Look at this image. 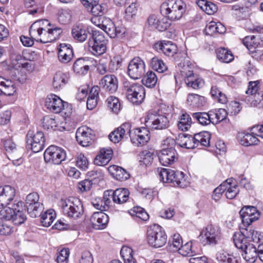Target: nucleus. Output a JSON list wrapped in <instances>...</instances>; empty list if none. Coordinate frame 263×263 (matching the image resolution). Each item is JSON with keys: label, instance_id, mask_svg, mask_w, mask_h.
<instances>
[{"label": "nucleus", "instance_id": "1", "mask_svg": "<svg viewBox=\"0 0 263 263\" xmlns=\"http://www.w3.org/2000/svg\"><path fill=\"white\" fill-rule=\"evenodd\" d=\"M185 8L186 5L182 0H166L160 6V12L170 20H178L185 11Z\"/></svg>", "mask_w": 263, "mask_h": 263}, {"label": "nucleus", "instance_id": "2", "mask_svg": "<svg viewBox=\"0 0 263 263\" xmlns=\"http://www.w3.org/2000/svg\"><path fill=\"white\" fill-rule=\"evenodd\" d=\"M233 240L235 246L241 249L243 253L242 256L246 261H252L256 256L255 245L251 244L249 239L247 238L243 229L233 235Z\"/></svg>", "mask_w": 263, "mask_h": 263}, {"label": "nucleus", "instance_id": "3", "mask_svg": "<svg viewBox=\"0 0 263 263\" xmlns=\"http://www.w3.org/2000/svg\"><path fill=\"white\" fill-rule=\"evenodd\" d=\"M91 39L89 38L88 42L89 49L91 53L95 56L104 54L106 51L108 42L104 33L100 31H93Z\"/></svg>", "mask_w": 263, "mask_h": 263}, {"label": "nucleus", "instance_id": "4", "mask_svg": "<svg viewBox=\"0 0 263 263\" xmlns=\"http://www.w3.org/2000/svg\"><path fill=\"white\" fill-rule=\"evenodd\" d=\"M145 124L148 128L162 130L168 127L170 122L165 115L151 110L147 112L145 118Z\"/></svg>", "mask_w": 263, "mask_h": 263}, {"label": "nucleus", "instance_id": "5", "mask_svg": "<svg viewBox=\"0 0 263 263\" xmlns=\"http://www.w3.org/2000/svg\"><path fill=\"white\" fill-rule=\"evenodd\" d=\"M61 205L64 215L77 219L82 216L83 208L80 200L77 198H69L61 201Z\"/></svg>", "mask_w": 263, "mask_h": 263}, {"label": "nucleus", "instance_id": "6", "mask_svg": "<svg viewBox=\"0 0 263 263\" xmlns=\"http://www.w3.org/2000/svg\"><path fill=\"white\" fill-rule=\"evenodd\" d=\"M147 239L151 246L158 248L163 247L166 243L167 236L161 227L154 224L147 230Z\"/></svg>", "mask_w": 263, "mask_h": 263}, {"label": "nucleus", "instance_id": "7", "mask_svg": "<svg viewBox=\"0 0 263 263\" xmlns=\"http://www.w3.org/2000/svg\"><path fill=\"white\" fill-rule=\"evenodd\" d=\"M23 205V202H18L13 205V208L7 207L4 211L2 210L1 213L4 214L5 219L12 220L15 225H20L26 219Z\"/></svg>", "mask_w": 263, "mask_h": 263}, {"label": "nucleus", "instance_id": "8", "mask_svg": "<svg viewBox=\"0 0 263 263\" xmlns=\"http://www.w3.org/2000/svg\"><path fill=\"white\" fill-rule=\"evenodd\" d=\"M62 33V29L61 28L52 26L50 29L30 32L29 34L31 37L37 42L45 44L52 42L59 39Z\"/></svg>", "mask_w": 263, "mask_h": 263}, {"label": "nucleus", "instance_id": "9", "mask_svg": "<svg viewBox=\"0 0 263 263\" xmlns=\"http://www.w3.org/2000/svg\"><path fill=\"white\" fill-rule=\"evenodd\" d=\"M124 91L127 100L133 104H139L145 98V89L144 87L138 83L130 84H125Z\"/></svg>", "mask_w": 263, "mask_h": 263}, {"label": "nucleus", "instance_id": "10", "mask_svg": "<svg viewBox=\"0 0 263 263\" xmlns=\"http://www.w3.org/2000/svg\"><path fill=\"white\" fill-rule=\"evenodd\" d=\"M45 138L42 132L37 131L34 134L29 130L26 135L27 148L31 149L34 153H38L44 148Z\"/></svg>", "mask_w": 263, "mask_h": 263}, {"label": "nucleus", "instance_id": "11", "mask_svg": "<svg viewBox=\"0 0 263 263\" xmlns=\"http://www.w3.org/2000/svg\"><path fill=\"white\" fill-rule=\"evenodd\" d=\"M45 161L47 163L60 164L66 157L65 150L60 147L51 145L44 152Z\"/></svg>", "mask_w": 263, "mask_h": 263}, {"label": "nucleus", "instance_id": "12", "mask_svg": "<svg viewBox=\"0 0 263 263\" xmlns=\"http://www.w3.org/2000/svg\"><path fill=\"white\" fill-rule=\"evenodd\" d=\"M180 73L187 86L194 89H199L203 86L204 81L202 79L195 77L193 66L184 65L180 70Z\"/></svg>", "mask_w": 263, "mask_h": 263}, {"label": "nucleus", "instance_id": "13", "mask_svg": "<svg viewBox=\"0 0 263 263\" xmlns=\"http://www.w3.org/2000/svg\"><path fill=\"white\" fill-rule=\"evenodd\" d=\"M252 133L241 134L239 137L240 138V142L245 146H250L257 144L259 140L257 137L263 139V125H257L252 129Z\"/></svg>", "mask_w": 263, "mask_h": 263}, {"label": "nucleus", "instance_id": "14", "mask_svg": "<svg viewBox=\"0 0 263 263\" xmlns=\"http://www.w3.org/2000/svg\"><path fill=\"white\" fill-rule=\"evenodd\" d=\"M204 239L202 243L204 245H215L220 238V230L218 226L210 224L203 230L200 235Z\"/></svg>", "mask_w": 263, "mask_h": 263}, {"label": "nucleus", "instance_id": "15", "mask_svg": "<svg viewBox=\"0 0 263 263\" xmlns=\"http://www.w3.org/2000/svg\"><path fill=\"white\" fill-rule=\"evenodd\" d=\"M39 200V195L36 192L30 193L26 198L27 211L32 217H36L43 210V204Z\"/></svg>", "mask_w": 263, "mask_h": 263}, {"label": "nucleus", "instance_id": "16", "mask_svg": "<svg viewBox=\"0 0 263 263\" xmlns=\"http://www.w3.org/2000/svg\"><path fill=\"white\" fill-rule=\"evenodd\" d=\"M145 72V63L141 58L136 57L130 61L128 66L127 73L132 79H138Z\"/></svg>", "mask_w": 263, "mask_h": 263}, {"label": "nucleus", "instance_id": "17", "mask_svg": "<svg viewBox=\"0 0 263 263\" xmlns=\"http://www.w3.org/2000/svg\"><path fill=\"white\" fill-rule=\"evenodd\" d=\"M129 137L131 142L136 146H143L150 139L149 132L145 127L130 129Z\"/></svg>", "mask_w": 263, "mask_h": 263}, {"label": "nucleus", "instance_id": "18", "mask_svg": "<svg viewBox=\"0 0 263 263\" xmlns=\"http://www.w3.org/2000/svg\"><path fill=\"white\" fill-rule=\"evenodd\" d=\"M95 136V132L87 126H82L77 129L76 138L78 143L82 146H87L91 143Z\"/></svg>", "mask_w": 263, "mask_h": 263}, {"label": "nucleus", "instance_id": "19", "mask_svg": "<svg viewBox=\"0 0 263 263\" xmlns=\"http://www.w3.org/2000/svg\"><path fill=\"white\" fill-rule=\"evenodd\" d=\"M45 105L50 111L58 114L65 110L68 104L64 102L60 97L55 95L48 96L45 102Z\"/></svg>", "mask_w": 263, "mask_h": 263}, {"label": "nucleus", "instance_id": "20", "mask_svg": "<svg viewBox=\"0 0 263 263\" xmlns=\"http://www.w3.org/2000/svg\"><path fill=\"white\" fill-rule=\"evenodd\" d=\"M239 214L245 226H250L259 217V212L255 207L253 206L243 207L239 211Z\"/></svg>", "mask_w": 263, "mask_h": 263}, {"label": "nucleus", "instance_id": "21", "mask_svg": "<svg viewBox=\"0 0 263 263\" xmlns=\"http://www.w3.org/2000/svg\"><path fill=\"white\" fill-rule=\"evenodd\" d=\"M15 195V190L11 186H0V208L5 207L6 209Z\"/></svg>", "mask_w": 263, "mask_h": 263}, {"label": "nucleus", "instance_id": "22", "mask_svg": "<svg viewBox=\"0 0 263 263\" xmlns=\"http://www.w3.org/2000/svg\"><path fill=\"white\" fill-rule=\"evenodd\" d=\"M177 156L176 151L173 147L163 148L158 154L159 161L164 166L173 163L177 159Z\"/></svg>", "mask_w": 263, "mask_h": 263}, {"label": "nucleus", "instance_id": "23", "mask_svg": "<svg viewBox=\"0 0 263 263\" xmlns=\"http://www.w3.org/2000/svg\"><path fill=\"white\" fill-rule=\"evenodd\" d=\"M154 48L158 51H162L165 55L173 57L178 50L176 44L171 41H163L154 45Z\"/></svg>", "mask_w": 263, "mask_h": 263}, {"label": "nucleus", "instance_id": "24", "mask_svg": "<svg viewBox=\"0 0 263 263\" xmlns=\"http://www.w3.org/2000/svg\"><path fill=\"white\" fill-rule=\"evenodd\" d=\"M108 216L103 212H95L90 218V222L95 229L102 230L108 222Z\"/></svg>", "mask_w": 263, "mask_h": 263}, {"label": "nucleus", "instance_id": "25", "mask_svg": "<svg viewBox=\"0 0 263 263\" xmlns=\"http://www.w3.org/2000/svg\"><path fill=\"white\" fill-rule=\"evenodd\" d=\"M16 90L15 85L12 81L0 77V96H11Z\"/></svg>", "mask_w": 263, "mask_h": 263}, {"label": "nucleus", "instance_id": "26", "mask_svg": "<svg viewBox=\"0 0 263 263\" xmlns=\"http://www.w3.org/2000/svg\"><path fill=\"white\" fill-rule=\"evenodd\" d=\"M130 128V125L128 123L122 124L109 135V139L115 143H118L123 138L126 133L129 134Z\"/></svg>", "mask_w": 263, "mask_h": 263}, {"label": "nucleus", "instance_id": "27", "mask_svg": "<svg viewBox=\"0 0 263 263\" xmlns=\"http://www.w3.org/2000/svg\"><path fill=\"white\" fill-rule=\"evenodd\" d=\"M100 84L105 90L113 93L118 88V79L114 75H106L101 79Z\"/></svg>", "mask_w": 263, "mask_h": 263}, {"label": "nucleus", "instance_id": "28", "mask_svg": "<svg viewBox=\"0 0 263 263\" xmlns=\"http://www.w3.org/2000/svg\"><path fill=\"white\" fill-rule=\"evenodd\" d=\"M245 234L247 238L249 239L251 244H255L257 247L258 245L261 243L263 241V233L255 230L252 227L247 226V227L243 229Z\"/></svg>", "mask_w": 263, "mask_h": 263}, {"label": "nucleus", "instance_id": "29", "mask_svg": "<svg viewBox=\"0 0 263 263\" xmlns=\"http://www.w3.org/2000/svg\"><path fill=\"white\" fill-rule=\"evenodd\" d=\"M73 55V50L70 45L61 44L60 45L58 58L61 62L64 63L69 62L72 59Z\"/></svg>", "mask_w": 263, "mask_h": 263}, {"label": "nucleus", "instance_id": "30", "mask_svg": "<svg viewBox=\"0 0 263 263\" xmlns=\"http://www.w3.org/2000/svg\"><path fill=\"white\" fill-rule=\"evenodd\" d=\"M84 6L90 8L92 14L95 16H102L105 10V7L99 4V0H81Z\"/></svg>", "mask_w": 263, "mask_h": 263}, {"label": "nucleus", "instance_id": "31", "mask_svg": "<svg viewBox=\"0 0 263 263\" xmlns=\"http://www.w3.org/2000/svg\"><path fill=\"white\" fill-rule=\"evenodd\" d=\"M112 155V151L110 148L102 149L100 154L96 156L95 163L99 166H104L108 163Z\"/></svg>", "mask_w": 263, "mask_h": 263}, {"label": "nucleus", "instance_id": "32", "mask_svg": "<svg viewBox=\"0 0 263 263\" xmlns=\"http://www.w3.org/2000/svg\"><path fill=\"white\" fill-rule=\"evenodd\" d=\"M71 34L75 40L82 42L85 41L88 38V34H90L82 25H76L72 27Z\"/></svg>", "mask_w": 263, "mask_h": 263}, {"label": "nucleus", "instance_id": "33", "mask_svg": "<svg viewBox=\"0 0 263 263\" xmlns=\"http://www.w3.org/2000/svg\"><path fill=\"white\" fill-rule=\"evenodd\" d=\"M102 24L98 25L100 28L105 32L110 37L114 38L116 37V26L112 21L105 17H102Z\"/></svg>", "mask_w": 263, "mask_h": 263}, {"label": "nucleus", "instance_id": "34", "mask_svg": "<svg viewBox=\"0 0 263 263\" xmlns=\"http://www.w3.org/2000/svg\"><path fill=\"white\" fill-rule=\"evenodd\" d=\"M109 171L116 180L120 181L126 180L129 177V174L124 169L117 165L110 166Z\"/></svg>", "mask_w": 263, "mask_h": 263}, {"label": "nucleus", "instance_id": "35", "mask_svg": "<svg viewBox=\"0 0 263 263\" xmlns=\"http://www.w3.org/2000/svg\"><path fill=\"white\" fill-rule=\"evenodd\" d=\"M114 203L122 204L127 201L129 198V192L125 188H119L113 191Z\"/></svg>", "mask_w": 263, "mask_h": 263}, {"label": "nucleus", "instance_id": "36", "mask_svg": "<svg viewBox=\"0 0 263 263\" xmlns=\"http://www.w3.org/2000/svg\"><path fill=\"white\" fill-rule=\"evenodd\" d=\"M69 76L68 73L58 71L53 77V86L57 89L64 86L68 81Z\"/></svg>", "mask_w": 263, "mask_h": 263}, {"label": "nucleus", "instance_id": "37", "mask_svg": "<svg viewBox=\"0 0 263 263\" xmlns=\"http://www.w3.org/2000/svg\"><path fill=\"white\" fill-rule=\"evenodd\" d=\"M187 102L192 107H200L204 106L206 103L204 97L197 94L191 93L187 96Z\"/></svg>", "mask_w": 263, "mask_h": 263}, {"label": "nucleus", "instance_id": "38", "mask_svg": "<svg viewBox=\"0 0 263 263\" xmlns=\"http://www.w3.org/2000/svg\"><path fill=\"white\" fill-rule=\"evenodd\" d=\"M232 179H228L225 181V182H228V184L225 186L227 187L225 195L228 199H230L234 198L239 192L237 185L234 183Z\"/></svg>", "mask_w": 263, "mask_h": 263}, {"label": "nucleus", "instance_id": "39", "mask_svg": "<svg viewBox=\"0 0 263 263\" xmlns=\"http://www.w3.org/2000/svg\"><path fill=\"white\" fill-rule=\"evenodd\" d=\"M216 260L218 263H237V259L226 251L221 250L216 254Z\"/></svg>", "mask_w": 263, "mask_h": 263}, {"label": "nucleus", "instance_id": "40", "mask_svg": "<svg viewBox=\"0 0 263 263\" xmlns=\"http://www.w3.org/2000/svg\"><path fill=\"white\" fill-rule=\"evenodd\" d=\"M73 69L75 72L79 74H85L89 69L87 61L83 58L78 59L74 62Z\"/></svg>", "mask_w": 263, "mask_h": 263}, {"label": "nucleus", "instance_id": "41", "mask_svg": "<svg viewBox=\"0 0 263 263\" xmlns=\"http://www.w3.org/2000/svg\"><path fill=\"white\" fill-rule=\"evenodd\" d=\"M210 115L211 116L212 124H215L226 119L228 113L226 109L219 108L213 111H210Z\"/></svg>", "mask_w": 263, "mask_h": 263}, {"label": "nucleus", "instance_id": "42", "mask_svg": "<svg viewBox=\"0 0 263 263\" xmlns=\"http://www.w3.org/2000/svg\"><path fill=\"white\" fill-rule=\"evenodd\" d=\"M193 118L196 119L199 124L202 125H207L210 123H212L211 116L210 115V111L198 112L193 113Z\"/></svg>", "mask_w": 263, "mask_h": 263}, {"label": "nucleus", "instance_id": "43", "mask_svg": "<svg viewBox=\"0 0 263 263\" xmlns=\"http://www.w3.org/2000/svg\"><path fill=\"white\" fill-rule=\"evenodd\" d=\"M192 119L187 114H183L180 116L177 126L178 128L182 131L188 130L191 126Z\"/></svg>", "mask_w": 263, "mask_h": 263}, {"label": "nucleus", "instance_id": "44", "mask_svg": "<svg viewBox=\"0 0 263 263\" xmlns=\"http://www.w3.org/2000/svg\"><path fill=\"white\" fill-rule=\"evenodd\" d=\"M54 25L51 24L47 20H41L34 22L31 26L29 32L52 28Z\"/></svg>", "mask_w": 263, "mask_h": 263}, {"label": "nucleus", "instance_id": "45", "mask_svg": "<svg viewBox=\"0 0 263 263\" xmlns=\"http://www.w3.org/2000/svg\"><path fill=\"white\" fill-rule=\"evenodd\" d=\"M216 53L217 58L221 62L229 63L234 59L233 55L231 52L224 48L218 49Z\"/></svg>", "mask_w": 263, "mask_h": 263}, {"label": "nucleus", "instance_id": "46", "mask_svg": "<svg viewBox=\"0 0 263 263\" xmlns=\"http://www.w3.org/2000/svg\"><path fill=\"white\" fill-rule=\"evenodd\" d=\"M178 140L179 145L182 147L188 149L195 148V143L194 142L193 137L191 135H180Z\"/></svg>", "mask_w": 263, "mask_h": 263}, {"label": "nucleus", "instance_id": "47", "mask_svg": "<svg viewBox=\"0 0 263 263\" xmlns=\"http://www.w3.org/2000/svg\"><path fill=\"white\" fill-rule=\"evenodd\" d=\"M157 80L156 73L152 71H148L143 78L142 82L146 87L152 88L156 85Z\"/></svg>", "mask_w": 263, "mask_h": 263}, {"label": "nucleus", "instance_id": "48", "mask_svg": "<svg viewBox=\"0 0 263 263\" xmlns=\"http://www.w3.org/2000/svg\"><path fill=\"white\" fill-rule=\"evenodd\" d=\"M106 103L107 107L115 114H118L121 108V104L118 98L114 96L109 97Z\"/></svg>", "mask_w": 263, "mask_h": 263}, {"label": "nucleus", "instance_id": "49", "mask_svg": "<svg viewBox=\"0 0 263 263\" xmlns=\"http://www.w3.org/2000/svg\"><path fill=\"white\" fill-rule=\"evenodd\" d=\"M55 217L53 210H49L41 215V222L44 227H48L52 223Z\"/></svg>", "mask_w": 263, "mask_h": 263}, {"label": "nucleus", "instance_id": "50", "mask_svg": "<svg viewBox=\"0 0 263 263\" xmlns=\"http://www.w3.org/2000/svg\"><path fill=\"white\" fill-rule=\"evenodd\" d=\"M151 66L154 70L160 73L164 72L167 69L163 61L156 57L152 59Z\"/></svg>", "mask_w": 263, "mask_h": 263}, {"label": "nucleus", "instance_id": "51", "mask_svg": "<svg viewBox=\"0 0 263 263\" xmlns=\"http://www.w3.org/2000/svg\"><path fill=\"white\" fill-rule=\"evenodd\" d=\"M258 83L257 81L250 82L248 85V89L246 91V93L247 95H250L246 97L245 101L249 105L251 100V97L257 95L256 92L258 89Z\"/></svg>", "mask_w": 263, "mask_h": 263}, {"label": "nucleus", "instance_id": "52", "mask_svg": "<svg viewBox=\"0 0 263 263\" xmlns=\"http://www.w3.org/2000/svg\"><path fill=\"white\" fill-rule=\"evenodd\" d=\"M192 248V243L191 242H187L184 245H181L178 250L179 253L182 256H190L191 257L197 256Z\"/></svg>", "mask_w": 263, "mask_h": 263}, {"label": "nucleus", "instance_id": "53", "mask_svg": "<svg viewBox=\"0 0 263 263\" xmlns=\"http://www.w3.org/2000/svg\"><path fill=\"white\" fill-rule=\"evenodd\" d=\"M211 94L218 102L224 104L227 102L226 96L216 86H212L211 89Z\"/></svg>", "mask_w": 263, "mask_h": 263}, {"label": "nucleus", "instance_id": "54", "mask_svg": "<svg viewBox=\"0 0 263 263\" xmlns=\"http://www.w3.org/2000/svg\"><path fill=\"white\" fill-rule=\"evenodd\" d=\"M122 62L123 59L120 55L114 56L111 59L108 64V70L110 72H114L117 70L121 66Z\"/></svg>", "mask_w": 263, "mask_h": 263}, {"label": "nucleus", "instance_id": "55", "mask_svg": "<svg viewBox=\"0 0 263 263\" xmlns=\"http://www.w3.org/2000/svg\"><path fill=\"white\" fill-rule=\"evenodd\" d=\"M189 184V181L186 179L185 174L182 172L177 171L174 185L184 188L188 186Z\"/></svg>", "mask_w": 263, "mask_h": 263}, {"label": "nucleus", "instance_id": "56", "mask_svg": "<svg viewBox=\"0 0 263 263\" xmlns=\"http://www.w3.org/2000/svg\"><path fill=\"white\" fill-rule=\"evenodd\" d=\"M252 101L249 102L251 107L263 108V91H261L251 97Z\"/></svg>", "mask_w": 263, "mask_h": 263}, {"label": "nucleus", "instance_id": "57", "mask_svg": "<svg viewBox=\"0 0 263 263\" xmlns=\"http://www.w3.org/2000/svg\"><path fill=\"white\" fill-rule=\"evenodd\" d=\"M130 213L131 215L136 216L137 217L144 221H146L149 219V215L144 209L141 207H134Z\"/></svg>", "mask_w": 263, "mask_h": 263}, {"label": "nucleus", "instance_id": "58", "mask_svg": "<svg viewBox=\"0 0 263 263\" xmlns=\"http://www.w3.org/2000/svg\"><path fill=\"white\" fill-rule=\"evenodd\" d=\"M138 11V5L136 3L132 2L125 10V17L126 20H130L135 16Z\"/></svg>", "mask_w": 263, "mask_h": 263}, {"label": "nucleus", "instance_id": "59", "mask_svg": "<svg viewBox=\"0 0 263 263\" xmlns=\"http://www.w3.org/2000/svg\"><path fill=\"white\" fill-rule=\"evenodd\" d=\"M71 18V14L69 10H62L59 12V22L62 24H68Z\"/></svg>", "mask_w": 263, "mask_h": 263}, {"label": "nucleus", "instance_id": "60", "mask_svg": "<svg viewBox=\"0 0 263 263\" xmlns=\"http://www.w3.org/2000/svg\"><path fill=\"white\" fill-rule=\"evenodd\" d=\"M69 256L68 249H63L58 253L56 260L58 263H67Z\"/></svg>", "mask_w": 263, "mask_h": 263}, {"label": "nucleus", "instance_id": "61", "mask_svg": "<svg viewBox=\"0 0 263 263\" xmlns=\"http://www.w3.org/2000/svg\"><path fill=\"white\" fill-rule=\"evenodd\" d=\"M114 197L112 190L106 191L104 192L103 202L104 204L105 208L106 210L109 208V206L111 203V201L114 202Z\"/></svg>", "mask_w": 263, "mask_h": 263}, {"label": "nucleus", "instance_id": "62", "mask_svg": "<svg viewBox=\"0 0 263 263\" xmlns=\"http://www.w3.org/2000/svg\"><path fill=\"white\" fill-rule=\"evenodd\" d=\"M77 166L80 169L85 171L88 168V161L87 158L82 154L77 157Z\"/></svg>", "mask_w": 263, "mask_h": 263}, {"label": "nucleus", "instance_id": "63", "mask_svg": "<svg viewBox=\"0 0 263 263\" xmlns=\"http://www.w3.org/2000/svg\"><path fill=\"white\" fill-rule=\"evenodd\" d=\"M3 145L8 153H14L17 151L16 144L10 139L3 140Z\"/></svg>", "mask_w": 263, "mask_h": 263}, {"label": "nucleus", "instance_id": "64", "mask_svg": "<svg viewBox=\"0 0 263 263\" xmlns=\"http://www.w3.org/2000/svg\"><path fill=\"white\" fill-rule=\"evenodd\" d=\"M227 184H228V182H225L224 181L214 190L212 195V198L214 200L217 201L220 198L222 194L225 192L226 189H227V187L225 186Z\"/></svg>", "mask_w": 263, "mask_h": 263}]
</instances>
